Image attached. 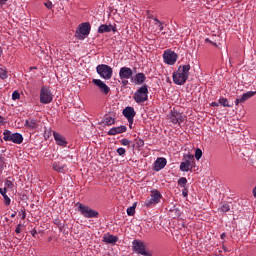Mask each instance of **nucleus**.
<instances>
[{"mask_svg": "<svg viewBox=\"0 0 256 256\" xmlns=\"http://www.w3.org/2000/svg\"><path fill=\"white\" fill-rule=\"evenodd\" d=\"M189 71H191V65H180L178 70L172 75L175 85H185L189 79Z\"/></svg>", "mask_w": 256, "mask_h": 256, "instance_id": "f257e3e1", "label": "nucleus"}, {"mask_svg": "<svg viewBox=\"0 0 256 256\" xmlns=\"http://www.w3.org/2000/svg\"><path fill=\"white\" fill-rule=\"evenodd\" d=\"M76 207L78 208V211L82 217H85L86 219H98L99 218V212L97 210H93L91 207L77 203Z\"/></svg>", "mask_w": 256, "mask_h": 256, "instance_id": "f03ea898", "label": "nucleus"}, {"mask_svg": "<svg viewBox=\"0 0 256 256\" xmlns=\"http://www.w3.org/2000/svg\"><path fill=\"white\" fill-rule=\"evenodd\" d=\"M89 33H91V24H89V22H83L78 26L75 32V37L80 41H83V39L89 37Z\"/></svg>", "mask_w": 256, "mask_h": 256, "instance_id": "7ed1b4c3", "label": "nucleus"}, {"mask_svg": "<svg viewBox=\"0 0 256 256\" xmlns=\"http://www.w3.org/2000/svg\"><path fill=\"white\" fill-rule=\"evenodd\" d=\"M134 101L136 103H145L147 99H149V89L147 88V85L141 86L133 96Z\"/></svg>", "mask_w": 256, "mask_h": 256, "instance_id": "20e7f679", "label": "nucleus"}, {"mask_svg": "<svg viewBox=\"0 0 256 256\" xmlns=\"http://www.w3.org/2000/svg\"><path fill=\"white\" fill-rule=\"evenodd\" d=\"M96 71L98 73V75H100V77L102 79H105L106 81H109V79H111V77H113V68H111V66L107 65V64H100L96 67Z\"/></svg>", "mask_w": 256, "mask_h": 256, "instance_id": "39448f33", "label": "nucleus"}, {"mask_svg": "<svg viewBox=\"0 0 256 256\" xmlns=\"http://www.w3.org/2000/svg\"><path fill=\"white\" fill-rule=\"evenodd\" d=\"M132 249L138 255L151 256V252L148 251L147 247L145 246V243H143V241L141 240H134L132 242Z\"/></svg>", "mask_w": 256, "mask_h": 256, "instance_id": "423d86ee", "label": "nucleus"}, {"mask_svg": "<svg viewBox=\"0 0 256 256\" xmlns=\"http://www.w3.org/2000/svg\"><path fill=\"white\" fill-rule=\"evenodd\" d=\"M3 139L4 141H11L16 145H21V143H23V135L19 133H11L9 130L3 132Z\"/></svg>", "mask_w": 256, "mask_h": 256, "instance_id": "0eeeda50", "label": "nucleus"}, {"mask_svg": "<svg viewBox=\"0 0 256 256\" xmlns=\"http://www.w3.org/2000/svg\"><path fill=\"white\" fill-rule=\"evenodd\" d=\"M161 201V192L155 190L151 192L149 198H147L144 202L145 207H153V205H157Z\"/></svg>", "mask_w": 256, "mask_h": 256, "instance_id": "6e6552de", "label": "nucleus"}, {"mask_svg": "<svg viewBox=\"0 0 256 256\" xmlns=\"http://www.w3.org/2000/svg\"><path fill=\"white\" fill-rule=\"evenodd\" d=\"M185 162L180 163V171L187 173V171H191L193 169V165L195 164V156L193 154H188Z\"/></svg>", "mask_w": 256, "mask_h": 256, "instance_id": "1a4fd4ad", "label": "nucleus"}, {"mask_svg": "<svg viewBox=\"0 0 256 256\" xmlns=\"http://www.w3.org/2000/svg\"><path fill=\"white\" fill-rule=\"evenodd\" d=\"M53 101V94L47 87H42L40 91V102L47 105Z\"/></svg>", "mask_w": 256, "mask_h": 256, "instance_id": "9d476101", "label": "nucleus"}, {"mask_svg": "<svg viewBox=\"0 0 256 256\" xmlns=\"http://www.w3.org/2000/svg\"><path fill=\"white\" fill-rule=\"evenodd\" d=\"M168 119H170L173 125H181V123L185 121V116H183V114H181V112H178L177 110H172L168 115Z\"/></svg>", "mask_w": 256, "mask_h": 256, "instance_id": "9b49d317", "label": "nucleus"}, {"mask_svg": "<svg viewBox=\"0 0 256 256\" xmlns=\"http://www.w3.org/2000/svg\"><path fill=\"white\" fill-rule=\"evenodd\" d=\"M178 57L179 56L177 53L173 52L172 50H166L163 53V59L166 65H173L174 63H177Z\"/></svg>", "mask_w": 256, "mask_h": 256, "instance_id": "f8f14e48", "label": "nucleus"}, {"mask_svg": "<svg viewBox=\"0 0 256 256\" xmlns=\"http://www.w3.org/2000/svg\"><path fill=\"white\" fill-rule=\"evenodd\" d=\"M122 115H124L125 118H127V121L129 123V126L133 125V121L135 119V116L137 115V112H135V108L131 106H127L123 111Z\"/></svg>", "mask_w": 256, "mask_h": 256, "instance_id": "ddd939ff", "label": "nucleus"}, {"mask_svg": "<svg viewBox=\"0 0 256 256\" xmlns=\"http://www.w3.org/2000/svg\"><path fill=\"white\" fill-rule=\"evenodd\" d=\"M92 83L94 85H96V87H98V89H99V91H101V93H103L104 95H109L111 88H109V86H107V84H105V82H103V80L93 79Z\"/></svg>", "mask_w": 256, "mask_h": 256, "instance_id": "4468645a", "label": "nucleus"}, {"mask_svg": "<svg viewBox=\"0 0 256 256\" xmlns=\"http://www.w3.org/2000/svg\"><path fill=\"white\" fill-rule=\"evenodd\" d=\"M255 95L256 91H248L242 94L240 98L235 100V105H239V103H245V101H249V99H251V97H255Z\"/></svg>", "mask_w": 256, "mask_h": 256, "instance_id": "2eb2a0df", "label": "nucleus"}, {"mask_svg": "<svg viewBox=\"0 0 256 256\" xmlns=\"http://www.w3.org/2000/svg\"><path fill=\"white\" fill-rule=\"evenodd\" d=\"M120 79H131L133 77V70L129 67H122L119 71Z\"/></svg>", "mask_w": 256, "mask_h": 256, "instance_id": "dca6fc26", "label": "nucleus"}, {"mask_svg": "<svg viewBox=\"0 0 256 256\" xmlns=\"http://www.w3.org/2000/svg\"><path fill=\"white\" fill-rule=\"evenodd\" d=\"M53 136L56 142V145H59L60 147H65L67 145V140L63 137V135L53 132Z\"/></svg>", "mask_w": 256, "mask_h": 256, "instance_id": "f3484780", "label": "nucleus"}, {"mask_svg": "<svg viewBox=\"0 0 256 256\" xmlns=\"http://www.w3.org/2000/svg\"><path fill=\"white\" fill-rule=\"evenodd\" d=\"M166 165H167V159L158 158L154 163V171H161V169H165Z\"/></svg>", "mask_w": 256, "mask_h": 256, "instance_id": "a211bd4d", "label": "nucleus"}, {"mask_svg": "<svg viewBox=\"0 0 256 256\" xmlns=\"http://www.w3.org/2000/svg\"><path fill=\"white\" fill-rule=\"evenodd\" d=\"M125 131H127V127L125 125H121L111 128L108 131V135H119L120 133H125Z\"/></svg>", "mask_w": 256, "mask_h": 256, "instance_id": "6ab92c4d", "label": "nucleus"}, {"mask_svg": "<svg viewBox=\"0 0 256 256\" xmlns=\"http://www.w3.org/2000/svg\"><path fill=\"white\" fill-rule=\"evenodd\" d=\"M111 31H115L112 25L102 24L98 28V33H111Z\"/></svg>", "mask_w": 256, "mask_h": 256, "instance_id": "aec40b11", "label": "nucleus"}, {"mask_svg": "<svg viewBox=\"0 0 256 256\" xmlns=\"http://www.w3.org/2000/svg\"><path fill=\"white\" fill-rule=\"evenodd\" d=\"M145 79H147V77H145L143 73H138L134 77V83L136 85H143V83H145Z\"/></svg>", "mask_w": 256, "mask_h": 256, "instance_id": "412c9836", "label": "nucleus"}, {"mask_svg": "<svg viewBox=\"0 0 256 256\" xmlns=\"http://www.w3.org/2000/svg\"><path fill=\"white\" fill-rule=\"evenodd\" d=\"M24 126L27 129H37V120L35 119H28L25 121Z\"/></svg>", "mask_w": 256, "mask_h": 256, "instance_id": "4be33fe9", "label": "nucleus"}, {"mask_svg": "<svg viewBox=\"0 0 256 256\" xmlns=\"http://www.w3.org/2000/svg\"><path fill=\"white\" fill-rule=\"evenodd\" d=\"M52 167H53L54 171H57L58 173H65V166H63L57 162H54Z\"/></svg>", "mask_w": 256, "mask_h": 256, "instance_id": "5701e85b", "label": "nucleus"}, {"mask_svg": "<svg viewBox=\"0 0 256 256\" xmlns=\"http://www.w3.org/2000/svg\"><path fill=\"white\" fill-rule=\"evenodd\" d=\"M118 239L119 238L117 236L108 235V236L104 237V242L105 243H117Z\"/></svg>", "mask_w": 256, "mask_h": 256, "instance_id": "b1692460", "label": "nucleus"}, {"mask_svg": "<svg viewBox=\"0 0 256 256\" xmlns=\"http://www.w3.org/2000/svg\"><path fill=\"white\" fill-rule=\"evenodd\" d=\"M103 124L107 126L115 125V118L106 116L103 120Z\"/></svg>", "mask_w": 256, "mask_h": 256, "instance_id": "393cba45", "label": "nucleus"}, {"mask_svg": "<svg viewBox=\"0 0 256 256\" xmlns=\"http://www.w3.org/2000/svg\"><path fill=\"white\" fill-rule=\"evenodd\" d=\"M137 208V202H135L131 207L127 208L126 213L129 217H133L135 215V209Z\"/></svg>", "mask_w": 256, "mask_h": 256, "instance_id": "a878e982", "label": "nucleus"}, {"mask_svg": "<svg viewBox=\"0 0 256 256\" xmlns=\"http://www.w3.org/2000/svg\"><path fill=\"white\" fill-rule=\"evenodd\" d=\"M218 103L221 104L222 107H233L231 104H229V100H227V98H220Z\"/></svg>", "mask_w": 256, "mask_h": 256, "instance_id": "bb28decb", "label": "nucleus"}, {"mask_svg": "<svg viewBox=\"0 0 256 256\" xmlns=\"http://www.w3.org/2000/svg\"><path fill=\"white\" fill-rule=\"evenodd\" d=\"M7 77V70L4 67H0V79L5 80Z\"/></svg>", "mask_w": 256, "mask_h": 256, "instance_id": "cd10ccee", "label": "nucleus"}, {"mask_svg": "<svg viewBox=\"0 0 256 256\" xmlns=\"http://www.w3.org/2000/svg\"><path fill=\"white\" fill-rule=\"evenodd\" d=\"M154 25H156V27L159 28V31H163V29H164L163 23H161V21H159V19L154 18Z\"/></svg>", "mask_w": 256, "mask_h": 256, "instance_id": "c85d7f7f", "label": "nucleus"}, {"mask_svg": "<svg viewBox=\"0 0 256 256\" xmlns=\"http://www.w3.org/2000/svg\"><path fill=\"white\" fill-rule=\"evenodd\" d=\"M201 157H203V151L200 148H198L195 151V158L197 159V161H199V159H201Z\"/></svg>", "mask_w": 256, "mask_h": 256, "instance_id": "c756f323", "label": "nucleus"}, {"mask_svg": "<svg viewBox=\"0 0 256 256\" xmlns=\"http://www.w3.org/2000/svg\"><path fill=\"white\" fill-rule=\"evenodd\" d=\"M178 185H180V187H185V185H187V178L181 177V178L178 180Z\"/></svg>", "mask_w": 256, "mask_h": 256, "instance_id": "7c9ffc66", "label": "nucleus"}, {"mask_svg": "<svg viewBox=\"0 0 256 256\" xmlns=\"http://www.w3.org/2000/svg\"><path fill=\"white\" fill-rule=\"evenodd\" d=\"M231 209V206H229V204H223L220 208V211H222V213H227V211H229Z\"/></svg>", "mask_w": 256, "mask_h": 256, "instance_id": "2f4dec72", "label": "nucleus"}, {"mask_svg": "<svg viewBox=\"0 0 256 256\" xmlns=\"http://www.w3.org/2000/svg\"><path fill=\"white\" fill-rule=\"evenodd\" d=\"M12 99L13 101H17V99H21V94H19V91H14L12 93Z\"/></svg>", "mask_w": 256, "mask_h": 256, "instance_id": "473e14b6", "label": "nucleus"}, {"mask_svg": "<svg viewBox=\"0 0 256 256\" xmlns=\"http://www.w3.org/2000/svg\"><path fill=\"white\" fill-rule=\"evenodd\" d=\"M121 145H124L126 147H129V145H131V141L127 138H123L122 140H120Z\"/></svg>", "mask_w": 256, "mask_h": 256, "instance_id": "72a5a7b5", "label": "nucleus"}, {"mask_svg": "<svg viewBox=\"0 0 256 256\" xmlns=\"http://www.w3.org/2000/svg\"><path fill=\"white\" fill-rule=\"evenodd\" d=\"M116 153H118V155H120V157H123V155H125V153H127V150H125V148L120 147L116 150Z\"/></svg>", "mask_w": 256, "mask_h": 256, "instance_id": "f704fd0d", "label": "nucleus"}, {"mask_svg": "<svg viewBox=\"0 0 256 256\" xmlns=\"http://www.w3.org/2000/svg\"><path fill=\"white\" fill-rule=\"evenodd\" d=\"M135 141L137 147H143L145 145V141H143L141 138H137Z\"/></svg>", "mask_w": 256, "mask_h": 256, "instance_id": "c9c22d12", "label": "nucleus"}, {"mask_svg": "<svg viewBox=\"0 0 256 256\" xmlns=\"http://www.w3.org/2000/svg\"><path fill=\"white\" fill-rule=\"evenodd\" d=\"M3 199H4L5 205H11V198H9L7 194H4Z\"/></svg>", "mask_w": 256, "mask_h": 256, "instance_id": "e433bc0d", "label": "nucleus"}, {"mask_svg": "<svg viewBox=\"0 0 256 256\" xmlns=\"http://www.w3.org/2000/svg\"><path fill=\"white\" fill-rule=\"evenodd\" d=\"M5 186L8 188V189H13V182L11 180H6L5 182Z\"/></svg>", "mask_w": 256, "mask_h": 256, "instance_id": "4c0bfd02", "label": "nucleus"}, {"mask_svg": "<svg viewBox=\"0 0 256 256\" xmlns=\"http://www.w3.org/2000/svg\"><path fill=\"white\" fill-rule=\"evenodd\" d=\"M19 215H20V217H21L22 220H25L26 217H27V213H25V210H21V211L19 212Z\"/></svg>", "mask_w": 256, "mask_h": 256, "instance_id": "58836bf2", "label": "nucleus"}, {"mask_svg": "<svg viewBox=\"0 0 256 256\" xmlns=\"http://www.w3.org/2000/svg\"><path fill=\"white\" fill-rule=\"evenodd\" d=\"M0 194L2 195V197L4 196V195H7V188H0Z\"/></svg>", "mask_w": 256, "mask_h": 256, "instance_id": "ea45409f", "label": "nucleus"}, {"mask_svg": "<svg viewBox=\"0 0 256 256\" xmlns=\"http://www.w3.org/2000/svg\"><path fill=\"white\" fill-rule=\"evenodd\" d=\"M206 43H211L212 45H214V47H217V43L212 42L211 40H209L208 38L205 39Z\"/></svg>", "mask_w": 256, "mask_h": 256, "instance_id": "a19ab883", "label": "nucleus"}, {"mask_svg": "<svg viewBox=\"0 0 256 256\" xmlns=\"http://www.w3.org/2000/svg\"><path fill=\"white\" fill-rule=\"evenodd\" d=\"M45 5H46L47 9H51V7H53L52 2H47Z\"/></svg>", "mask_w": 256, "mask_h": 256, "instance_id": "79ce46f5", "label": "nucleus"}, {"mask_svg": "<svg viewBox=\"0 0 256 256\" xmlns=\"http://www.w3.org/2000/svg\"><path fill=\"white\" fill-rule=\"evenodd\" d=\"M16 233H21V224H19L16 229H15Z\"/></svg>", "mask_w": 256, "mask_h": 256, "instance_id": "37998d69", "label": "nucleus"}, {"mask_svg": "<svg viewBox=\"0 0 256 256\" xmlns=\"http://www.w3.org/2000/svg\"><path fill=\"white\" fill-rule=\"evenodd\" d=\"M3 123H5V118H3L2 116H0V125H3Z\"/></svg>", "mask_w": 256, "mask_h": 256, "instance_id": "c03bdc74", "label": "nucleus"}, {"mask_svg": "<svg viewBox=\"0 0 256 256\" xmlns=\"http://www.w3.org/2000/svg\"><path fill=\"white\" fill-rule=\"evenodd\" d=\"M182 195H183V197H187V190H183Z\"/></svg>", "mask_w": 256, "mask_h": 256, "instance_id": "a18cd8bd", "label": "nucleus"}, {"mask_svg": "<svg viewBox=\"0 0 256 256\" xmlns=\"http://www.w3.org/2000/svg\"><path fill=\"white\" fill-rule=\"evenodd\" d=\"M225 237H227V235H226L225 233H222V234L220 235V239H225Z\"/></svg>", "mask_w": 256, "mask_h": 256, "instance_id": "49530a36", "label": "nucleus"}, {"mask_svg": "<svg viewBox=\"0 0 256 256\" xmlns=\"http://www.w3.org/2000/svg\"><path fill=\"white\" fill-rule=\"evenodd\" d=\"M212 107H219V104L217 102H213Z\"/></svg>", "mask_w": 256, "mask_h": 256, "instance_id": "de8ad7c7", "label": "nucleus"}, {"mask_svg": "<svg viewBox=\"0 0 256 256\" xmlns=\"http://www.w3.org/2000/svg\"><path fill=\"white\" fill-rule=\"evenodd\" d=\"M9 0H0L1 5H5V3Z\"/></svg>", "mask_w": 256, "mask_h": 256, "instance_id": "09e8293b", "label": "nucleus"}, {"mask_svg": "<svg viewBox=\"0 0 256 256\" xmlns=\"http://www.w3.org/2000/svg\"><path fill=\"white\" fill-rule=\"evenodd\" d=\"M16 215H17V212L12 213V214H11L12 219L15 218Z\"/></svg>", "mask_w": 256, "mask_h": 256, "instance_id": "8fccbe9b", "label": "nucleus"}, {"mask_svg": "<svg viewBox=\"0 0 256 256\" xmlns=\"http://www.w3.org/2000/svg\"><path fill=\"white\" fill-rule=\"evenodd\" d=\"M2 53H3V50H2L1 47H0V57H1Z\"/></svg>", "mask_w": 256, "mask_h": 256, "instance_id": "3c124183", "label": "nucleus"}, {"mask_svg": "<svg viewBox=\"0 0 256 256\" xmlns=\"http://www.w3.org/2000/svg\"><path fill=\"white\" fill-rule=\"evenodd\" d=\"M124 85H127L128 81H123Z\"/></svg>", "mask_w": 256, "mask_h": 256, "instance_id": "603ef678", "label": "nucleus"}, {"mask_svg": "<svg viewBox=\"0 0 256 256\" xmlns=\"http://www.w3.org/2000/svg\"><path fill=\"white\" fill-rule=\"evenodd\" d=\"M35 233H37V231H34V233H32V235L35 236Z\"/></svg>", "mask_w": 256, "mask_h": 256, "instance_id": "864d4df0", "label": "nucleus"}]
</instances>
